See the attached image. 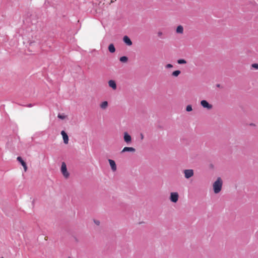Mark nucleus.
<instances>
[{
	"instance_id": "nucleus-1",
	"label": "nucleus",
	"mask_w": 258,
	"mask_h": 258,
	"mask_svg": "<svg viewBox=\"0 0 258 258\" xmlns=\"http://www.w3.org/2000/svg\"><path fill=\"white\" fill-rule=\"evenodd\" d=\"M223 181L221 177H218L213 184V190L215 194L219 193L222 189Z\"/></svg>"
},
{
	"instance_id": "nucleus-2",
	"label": "nucleus",
	"mask_w": 258,
	"mask_h": 258,
	"mask_svg": "<svg viewBox=\"0 0 258 258\" xmlns=\"http://www.w3.org/2000/svg\"><path fill=\"white\" fill-rule=\"evenodd\" d=\"M60 171L65 178L67 179L69 177L70 173L68 171L66 164L64 162L61 163Z\"/></svg>"
},
{
	"instance_id": "nucleus-3",
	"label": "nucleus",
	"mask_w": 258,
	"mask_h": 258,
	"mask_svg": "<svg viewBox=\"0 0 258 258\" xmlns=\"http://www.w3.org/2000/svg\"><path fill=\"white\" fill-rule=\"evenodd\" d=\"M183 173H184V177L186 179H189L194 175V170L191 169H185L183 171Z\"/></svg>"
},
{
	"instance_id": "nucleus-4",
	"label": "nucleus",
	"mask_w": 258,
	"mask_h": 258,
	"mask_svg": "<svg viewBox=\"0 0 258 258\" xmlns=\"http://www.w3.org/2000/svg\"><path fill=\"white\" fill-rule=\"evenodd\" d=\"M179 198L178 194L177 192H172L170 193V200L173 203H176Z\"/></svg>"
},
{
	"instance_id": "nucleus-5",
	"label": "nucleus",
	"mask_w": 258,
	"mask_h": 258,
	"mask_svg": "<svg viewBox=\"0 0 258 258\" xmlns=\"http://www.w3.org/2000/svg\"><path fill=\"white\" fill-rule=\"evenodd\" d=\"M201 104L204 108H207L208 109H211L213 107L212 105L209 104L207 101L205 100H202L201 101Z\"/></svg>"
},
{
	"instance_id": "nucleus-6",
	"label": "nucleus",
	"mask_w": 258,
	"mask_h": 258,
	"mask_svg": "<svg viewBox=\"0 0 258 258\" xmlns=\"http://www.w3.org/2000/svg\"><path fill=\"white\" fill-rule=\"evenodd\" d=\"M123 139L124 142L127 144L132 142V137L127 132L124 133Z\"/></svg>"
},
{
	"instance_id": "nucleus-7",
	"label": "nucleus",
	"mask_w": 258,
	"mask_h": 258,
	"mask_svg": "<svg viewBox=\"0 0 258 258\" xmlns=\"http://www.w3.org/2000/svg\"><path fill=\"white\" fill-rule=\"evenodd\" d=\"M108 162L109 163L110 166L112 171H115L117 169V167L115 161L112 159H108Z\"/></svg>"
},
{
	"instance_id": "nucleus-8",
	"label": "nucleus",
	"mask_w": 258,
	"mask_h": 258,
	"mask_svg": "<svg viewBox=\"0 0 258 258\" xmlns=\"http://www.w3.org/2000/svg\"><path fill=\"white\" fill-rule=\"evenodd\" d=\"M61 135L62 136V138H63V140L64 143L65 144H68V142H69V137H68V136L67 134L64 131H62L61 132Z\"/></svg>"
},
{
	"instance_id": "nucleus-9",
	"label": "nucleus",
	"mask_w": 258,
	"mask_h": 258,
	"mask_svg": "<svg viewBox=\"0 0 258 258\" xmlns=\"http://www.w3.org/2000/svg\"><path fill=\"white\" fill-rule=\"evenodd\" d=\"M17 159L21 164V165L24 168V171L26 172L27 170L26 163L24 162V161L22 159V158L21 157H18Z\"/></svg>"
},
{
	"instance_id": "nucleus-10",
	"label": "nucleus",
	"mask_w": 258,
	"mask_h": 258,
	"mask_svg": "<svg viewBox=\"0 0 258 258\" xmlns=\"http://www.w3.org/2000/svg\"><path fill=\"white\" fill-rule=\"evenodd\" d=\"M108 85L113 90H115L117 88L116 84L115 82V81L110 80L108 81Z\"/></svg>"
},
{
	"instance_id": "nucleus-11",
	"label": "nucleus",
	"mask_w": 258,
	"mask_h": 258,
	"mask_svg": "<svg viewBox=\"0 0 258 258\" xmlns=\"http://www.w3.org/2000/svg\"><path fill=\"white\" fill-rule=\"evenodd\" d=\"M135 151L136 149L133 147H124L123 149L122 150L121 153H124L125 152H135Z\"/></svg>"
},
{
	"instance_id": "nucleus-12",
	"label": "nucleus",
	"mask_w": 258,
	"mask_h": 258,
	"mask_svg": "<svg viewBox=\"0 0 258 258\" xmlns=\"http://www.w3.org/2000/svg\"><path fill=\"white\" fill-rule=\"evenodd\" d=\"M123 40L125 43H126L127 45L131 46L132 45V42L130 38L127 36H124L123 38Z\"/></svg>"
},
{
	"instance_id": "nucleus-13",
	"label": "nucleus",
	"mask_w": 258,
	"mask_h": 258,
	"mask_svg": "<svg viewBox=\"0 0 258 258\" xmlns=\"http://www.w3.org/2000/svg\"><path fill=\"white\" fill-rule=\"evenodd\" d=\"M108 103L106 101H103L100 104V108L103 110L106 109L108 107Z\"/></svg>"
},
{
	"instance_id": "nucleus-14",
	"label": "nucleus",
	"mask_w": 258,
	"mask_h": 258,
	"mask_svg": "<svg viewBox=\"0 0 258 258\" xmlns=\"http://www.w3.org/2000/svg\"><path fill=\"white\" fill-rule=\"evenodd\" d=\"M176 32L177 33L182 34L183 32V28L181 25H179L177 26Z\"/></svg>"
},
{
	"instance_id": "nucleus-15",
	"label": "nucleus",
	"mask_w": 258,
	"mask_h": 258,
	"mask_svg": "<svg viewBox=\"0 0 258 258\" xmlns=\"http://www.w3.org/2000/svg\"><path fill=\"white\" fill-rule=\"evenodd\" d=\"M108 50L111 53H113L115 51V48L113 44H110L108 46Z\"/></svg>"
},
{
	"instance_id": "nucleus-16",
	"label": "nucleus",
	"mask_w": 258,
	"mask_h": 258,
	"mask_svg": "<svg viewBox=\"0 0 258 258\" xmlns=\"http://www.w3.org/2000/svg\"><path fill=\"white\" fill-rule=\"evenodd\" d=\"M181 73L180 71L176 70L172 72V76L175 77L178 76V75Z\"/></svg>"
},
{
	"instance_id": "nucleus-17",
	"label": "nucleus",
	"mask_w": 258,
	"mask_h": 258,
	"mask_svg": "<svg viewBox=\"0 0 258 258\" xmlns=\"http://www.w3.org/2000/svg\"><path fill=\"white\" fill-rule=\"evenodd\" d=\"M127 60L128 58L125 56H121L119 58V60L122 62H127Z\"/></svg>"
},
{
	"instance_id": "nucleus-18",
	"label": "nucleus",
	"mask_w": 258,
	"mask_h": 258,
	"mask_svg": "<svg viewBox=\"0 0 258 258\" xmlns=\"http://www.w3.org/2000/svg\"><path fill=\"white\" fill-rule=\"evenodd\" d=\"M177 63L178 64H185L186 63V61L184 59H179L177 60Z\"/></svg>"
},
{
	"instance_id": "nucleus-19",
	"label": "nucleus",
	"mask_w": 258,
	"mask_h": 258,
	"mask_svg": "<svg viewBox=\"0 0 258 258\" xmlns=\"http://www.w3.org/2000/svg\"><path fill=\"white\" fill-rule=\"evenodd\" d=\"M58 118L61 119H64L67 117V116L64 114H60L59 113L57 115Z\"/></svg>"
},
{
	"instance_id": "nucleus-20",
	"label": "nucleus",
	"mask_w": 258,
	"mask_h": 258,
	"mask_svg": "<svg viewBox=\"0 0 258 258\" xmlns=\"http://www.w3.org/2000/svg\"><path fill=\"white\" fill-rule=\"evenodd\" d=\"M192 106L191 105H188L186 107V111L187 112H190L192 111Z\"/></svg>"
},
{
	"instance_id": "nucleus-21",
	"label": "nucleus",
	"mask_w": 258,
	"mask_h": 258,
	"mask_svg": "<svg viewBox=\"0 0 258 258\" xmlns=\"http://www.w3.org/2000/svg\"><path fill=\"white\" fill-rule=\"evenodd\" d=\"M172 67H173V65L170 63H168L165 66L166 69H170V68H172Z\"/></svg>"
},
{
	"instance_id": "nucleus-22",
	"label": "nucleus",
	"mask_w": 258,
	"mask_h": 258,
	"mask_svg": "<svg viewBox=\"0 0 258 258\" xmlns=\"http://www.w3.org/2000/svg\"><path fill=\"white\" fill-rule=\"evenodd\" d=\"M252 67L255 69H258V64L257 63H253L252 64Z\"/></svg>"
},
{
	"instance_id": "nucleus-23",
	"label": "nucleus",
	"mask_w": 258,
	"mask_h": 258,
	"mask_svg": "<svg viewBox=\"0 0 258 258\" xmlns=\"http://www.w3.org/2000/svg\"><path fill=\"white\" fill-rule=\"evenodd\" d=\"M158 36L161 37L163 35V33L161 31H158L157 33Z\"/></svg>"
},
{
	"instance_id": "nucleus-24",
	"label": "nucleus",
	"mask_w": 258,
	"mask_h": 258,
	"mask_svg": "<svg viewBox=\"0 0 258 258\" xmlns=\"http://www.w3.org/2000/svg\"><path fill=\"white\" fill-rule=\"evenodd\" d=\"M94 223H95L97 225H99V224H100V222H99V221H98V220H94Z\"/></svg>"
},
{
	"instance_id": "nucleus-25",
	"label": "nucleus",
	"mask_w": 258,
	"mask_h": 258,
	"mask_svg": "<svg viewBox=\"0 0 258 258\" xmlns=\"http://www.w3.org/2000/svg\"><path fill=\"white\" fill-rule=\"evenodd\" d=\"M140 136H141V139H142V140H143V138H144V135H143V134H140Z\"/></svg>"
},
{
	"instance_id": "nucleus-26",
	"label": "nucleus",
	"mask_w": 258,
	"mask_h": 258,
	"mask_svg": "<svg viewBox=\"0 0 258 258\" xmlns=\"http://www.w3.org/2000/svg\"><path fill=\"white\" fill-rule=\"evenodd\" d=\"M28 106L29 107H31L33 106V105L31 104H30L28 105Z\"/></svg>"
},
{
	"instance_id": "nucleus-27",
	"label": "nucleus",
	"mask_w": 258,
	"mask_h": 258,
	"mask_svg": "<svg viewBox=\"0 0 258 258\" xmlns=\"http://www.w3.org/2000/svg\"><path fill=\"white\" fill-rule=\"evenodd\" d=\"M250 125L255 126V124L253 123H250Z\"/></svg>"
},
{
	"instance_id": "nucleus-28",
	"label": "nucleus",
	"mask_w": 258,
	"mask_h": 258,
	"mask_svg": "<svg viewBox=\"0 0 258 258\" xmlns=\"http://www.w3.org/2000/svg\"><path fill=\"white\" fill-rule=\"evenodd\" d=\"M2 258H4V257H2Z\"/></svg>"
},
{
	"instance_id": "nucleus-29",
	"label": "nucleus",
	"mask_w": 258,
	"mask_h": 258,
	"mask_svg": "<svg viewBox=\"0 0 258 258\" xmlns=\"http://www.w3.org/2000/svg\"><path fill=\"white\" fill-rule=\"evenodd\" d=\"M69 258H71V257H69Z\"/></svg>"
}]
</instances>
